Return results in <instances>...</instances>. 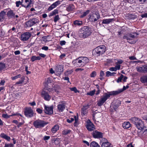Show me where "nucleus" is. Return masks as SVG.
Returning a JSON list of instances; mask_svg holds the SVG:
<instances>
[{
	"mask_svg": "<svg viewBox=\"0 0 147 147\" xmlns=\"http://www.w3.org/2000/svg\"><path fill=\"white\" fill-rule=\"evenodd\" d=\"M126 87L124 86L122 89H120L115 91H112L109 93H104L102 96L97 101V105L99 107L101 106L111 96L118 94L126 90Z\"/></svg>",
	"mask_w": 147,
	"mask_h": 147,
	"instance_id": "1",
	"label": "nucleus"
},
{
	"mask_svg": "<svg viewBox=\"0 0 147 147\" xmlns=\"http://www.w3.org/2000/svg\"><path fill=\"white\" fill-rule=\"evenodd\" d=\"M89 61V60L88 58L80 57L72 61V63L74 66L80 67L85 66Z\"/></svg>",
	"mask_w": 147,
	"mask_h": 147,
	"instance_id": "2",
	"label": "nucleus"
},
{
	"mask_svg": "<svg viewBox=\"0 0 147 147\" xmlns=\"http://www.w3.org/2000/svg\"><path fill=\"white\" fill-rule=\"evenodd\" d=\"M91 33L90 28L87 26H84L81 28L80 30L79 36L80 38L84 39L88 37Z\"/></svg>",
	"mask_w": 147,
	"mask_h": 147,
	"instance_id": "3",
	"label": "nucleus"
},
{
	"mask_svg": "<svg viewBox=\"0 0 147 147\" xmlns=\"http://www.w3.org/2000/svg\"><path fill=\"white\" fill-rule=\"evenodd\" d=\"M132 123L134 124L139 129L141 130L144 127V123L140 119L133 117L131 119Z\"/></svg>",
	"mask_w": 147,
	"mask_h": 147,
	"instance_id": "4",
	"label": "nucleus"
},
{
	"mask_svg": "<svg viewBox=\"0 0 147 147\" xmlns=\"http://www.w3.org/2000/svg\"><path fill=\"white\" fill-rule=\"evenodd\" d=\"M106 49V47L105 45L99 46L93 50L92 54L95 56H99L105 52Z\"/></svg>",
	"mask_w": 147,
	"mask_h": 147,
	"instance_id": "5",
	"label": "nucleus"
},
{
	"mask_svg": "<svg viewBox=\"0 0 147 147\" xmlns=\"http://www.w3.org/2000/svg\"><path fill=\"white\" fill-rule=\"evenodd\" d=\"M138 35L137 33L134 32L132 34H129L126 36H124L123 38L126 39L127 42L129 43L134 44L136 42V40L135 39V38Z\"/></svg>",
	"mask_w": 147,
	"mask_h": 147,
	"instance_id": "6",
	"label": "nucleus"
},
{
	"mask_svg": "<svg viewBox=\"0 0 147 147\" xmlns=\"http://www.w3.org/2000/svg\"><path fill=\"white\" fill-rule=\"evenodd\" d=\"M47 124L44 121L37 120L34 121L33 124L36 128H40L43 127Z\"/></svg>",
	"mask_w": 147,
	"mask_h": 147,
	"instance_id": "7",
	"label": "nucleus"
},
{
	"mask_svg": "<svg viewBox=\"0 0 147 147\" xmlns=\"http://www.w3.org/2000/svg\"><path fill=\"white\" fill-rule=\"evenodd\" d=\"M39 22L38 19L34 18L26 22L25 24L27 27H31L36 24L38 23Z\"/></svg>",
	"mask_w": 147,
	"mask_h": 147,
	"instance_id": "8",
	"label": "nucleus"
},
{
	"mask_svg": "<svg viewBox=\"0 0 147 147\" xmlns=\"http://www.w3.org/2000/svg\"><path fill=\"white\" fill-rule=\"evenodd\" d=\"M92 135L93 138H101V141L103 140L104 141H106L107 140L105 138H102L103 137V134L101 132L98 131L97 130H95L94 131L92 134Z\"/></svg>",
	"mask_w": 147,
	"mask_h": 147,
	"instance_id": "9",
	"label": "nucleus"
},
{
	"mask_svg": "<svg viewBox=\"0 0 147 147\" xmlns=\"http://www.w3.org/2000/svg\"><path fill=\"white\" fill-rule=\"evenodd\" d=\"M44 111L45 113L48 115H51L53 113V106H48L44 105Z\"/></svg>",
	"mask_w": 147,
	"mask_h": 147,
	"instance_id": "10",
	"label": "nucleus"
},
{
	"mask_svg": "<svg viewBox=\"0 0 147 147\" xmlns=\"http://www.w3.org/2000/svg\"><path fill=\"white\" fill-rule=\"evenodd\" d=\"M31 36V34L28 32H24L22 34L21 36V40L23 41H26L28 40Z\"/></svg>",
	"mask_w": 147,
	"mask_h": 147,
	"instance_id": "11",
	"label": "nucleus"
},
{
	"mask_svg": "<svg viewBox=\"0 0 147 147\" xmlns=\"http://www.w3.org/2000/svg\"><path fill=\"white\" fill-rule=\"evenodd\" d=\"M24 113L26 117H32L34 114L33 111L30 108L26 109L25 110Z\"/></svg>",
	"mask_w": 147,
	"mask_h": 147,
	"instance_id": "12",
	"label": "nucleus"
},
{
	"mask_svg": "<svg viewBox=\"0 0 147 147\" xmlns=\"http://www.w3.org/2000/svg\"><path fill=\"white\" fill-rule=\"evenodd\" d=\"M100 18V16L98 13H95L92 14L89 18L90 21L92 22L96 21Z\"/></svg>",
	"mask_w": 147,
	"mask_h": 147,
	"instance_id": "13",
	"label": "nucleus"
},
{
	"mask_svg": "<svg viewBox=\"0 0 147 147\" xmlns=\"http://www.w3.org/2000/svg\"><path fill=\"white\" fill-rule=\"evenodd\" d=\"M86 127L87 129L90 131H94L95 129L94 125L90 121L88 122Z\"/></svg>",
	"mask_w": 147,
	"mask_h": 147,
	"instance_id": "14",
	"label": "nucleus"
},
{
	"mask_svg": "<svg viewBox=\"0 0 147 147\" xmlns=\"http://www.w3.org/2000/svg\"><path fill=\"white\" fill-rule=\"evenodd\" d=\"M42 96L46 100H49L51 98V97L50 95L45 91H43L41 93Z\"/></svg>",
	"mask_w": 147,
	"mask_h": 147,
	"instance_id": "15",
	"label": "nucleus"
},
{
	"mask_svg": "<svg viewBox=\"0 0 147 147\" xmlns=\"http://www.w3.org/2000/svg\"><path fill=\"white\" fill-rule=\"evenodd\" d=\"M65 104L63 102H60L57 106L58 111L59 112H63L65 108Z\"/></svg>",
	"mask_w": 147,
	"mask_h": 147,
	"instance_id": "16",
	"label": "nucleus"
},
{
	"mask_svg": "<svg viewBox=\"0 0 147 147\" xmlns=\"http://www.w3.org/2000/svg\"><path fill=\"white\" fill-rule=\"evenodd\" d=\"M60 4V1H57L53 3L49 7L48 11H51L54 8L56 7L57 6Z\"/></svg>",
	"mask_w": 147,
	"mask_h": 147,
	"instance_id": "17",
	"label": "nucleus"
},
{
	"mask_svg": "<svg viewBox=\"0 0 147 147\" xmlns=\"http://www.w3.org/2000/svg\"><path fill=\"white\" fill-rule=\"evenodd\" d=\"M137 71L139 72L145 73L147 72V66H144L139 67Z\"/></svg>",
	"mask_w": 147,
	"mask_h": 147,
	"instance_id": "18",
	"label": "nucleus"
},
{
	"mask_svg": "<svg viewBox=\"0 0 147 147\" xmlns=\"http://www.w3.org/2000/svg\"><path fill=\"white\" fill-rule=\"evenodd\" d=\"M139 135H142V136L147 135V127H144L141 129Z\"/></svg>",
	"mask_w": 147,
	"mask_h": 147,
	"instance_id": "19",
	"label": "nucleus"
},
{
	"mask_svg": "<svg viewBox=\"0 0 147 147\" xmlns=\"http://www.w3.org/2000/svg\"><path fill=\"white\" fill-rule=\"evenodd\" d=\"M7 9L4 10L3 11H2L0 13V22L3 21L4 19L5 15L6 14Z\"/></svg>",
	"mask_w": 147,
	"mask_h": 147,
	"instance_id": "20",
	"label": "nucleus"
},
{
	"mask_svg": "<svg viewBox=\"0 0 147 147\" xmlns=\"http://www.w3.org/2000/svg\"><path fill=\"white\" fill-rule=\"evenodd\" d=\"M89 107V105H88L84 106L83 107L81 111L82 114L84 115L86 114L88 112L87 109Z\"/></svg>",
	"mask_w": 147,
	"mask_h": 147,
	"instance_id": "21",
	"label": "nucleus"
},
{
	"mask_svg": "<svg viewBox=\"0 0 147 147\" xmlns=\"http://www.w3.org/2000/svg\"><path fill=\"white\" fill-rule=\"evenodd\" d=\"M7 15L9 18H14L15 17V14L14 13L13 11L11 10L7 12Z\"/></svg>",
	"mask_w": 147,
	"mask_h": 147,
	"instance_id": "22",
	"label": "nucleus"
},
{
	"mask_svg": "<svg viewBox=\"0 0 147 147\" xmlns=\"http://www.w3.org/2000/svg\"><path fill=\"white\" fill-rule=\"evenodd\" d=\"M53 91L54 90L57 94L59 93L60 88L59 86L55 85L53 87Z\"/></svg>",
	"mask_w": 147,
	"mask_h": 147,
	"instance_id": "23",
	"label": "nucleus"
},
{
	"mask_svg": "<svg viewBox=\"0 0 147 147\" xmlns=\"http://www.w3.org/2000/svg\"><path fill=\"white\" fill-rule=\"evenodd\" d=\"M0 136L1 138L6 140L8 141H9L10 140V137L5 134L3 133L1 134L0 135Z\"/></svg>",
	"mask_w": 147,
	"mask_h": 147,
	"instance_id": "24",
	"label": "nucleus"
},
{
	"mask_svg": "<svg viewBox=\"0 0 147 147\" xmlns=\"http://www.w3.org/2000/svg\"><path fill=\"white\" fill-rule=\"evenodd\" d=\"M59 126L57 125H56L53 127L51 129V131L53 133H55L59 130Z\"/></svg>",
	"mask_w": 147,
	"mask_h": 147,
	"instance_id": "25",
	"label": "nucleus"
},
{
	"mask_svg": "<svg viewBox=\"0 0 147 147\" xmlns=\"http://www.w3.org/2000/svg\"><path fill=\"white\" fill-rule=\"evenodd\" d=\"M113 20V19H104L102 20V23L108 24Z\"/></svg>",
	"mask_w": 147,
	"mask_h": 147,
	"instance_id": "26",
	"label": "nucleus"
},
{
	"mask_svg": "<svg viewBox=\"0 0 147 147\" xmlns=\"http://www.w3.org/2000/svg\"><path fill=\"white\" fill-rule=\"evenodd\" d=\"M101 147H113L111 144L108 142H102Z\"/></svg>",
	"mask_w": 147,
	"mask_h": 147,
	"instance_id": "27",
	"label": "nucleus"
},
{
	"mask_svg": "<svg viewBox=\"0 0 147 147\" xmlns=\"http://www.w3.org/2000/svg\"><path fill=\"white\" fill-rule=\"evenodd\" d=\"M123 127L125 129H127L131 127V124L129 122H124L122 124Z\"/></svg>",
	"mask_w": 147,
	"mask_h": 147,
	"instance_id": "28",
	"label": "nucleus"
},
{
	"mask_svg": "<svg viewBox=\"0 0 147 147\" xmlns=\"http://www.w3.org/2000/svg\"><path fill=\"white\" fill-rule=\"evenodd\" d=\"M63 68L62 65H58L56 67V71L57 72L61 73L63 71Z\"/></svg>",
	"mask_w": 147,
	"mask_h": 147,
	"instance_id": "29",
	"label": "nucleus"
},
{
	"mask_svg": "<svg viewBox=\"0 0 147 147\" xmlns=\"http://www.w3.org/2000/svg\"><path fill=\"white\" fill-rule=\"evenodd\" d=\"M83 24V22L81 21L76 20L73 22V24L75 26H81Z\"/></svg>",
	"mask_w": 147,
	"mask_h": 147,
	"instance_id": "30",
	"label": "nucleus"
},
{
	"mask_svg": "<svg viewBox=\"0 0 147 147\" xmlns=\"http://www.w3.org/2000/svg\"><path fill=\"white\" fill-rule=\"evenodd\" d=\"M116 102L117 104L115 103L113 106V108L115 111L121 104L119 100H117Z\"/></svg>",
	"mask_w": 147,
	"mask_h": 147,
	"instance_id": "31",
	"label": "nucleus"
},
{
	"mask_svg": "<svg viewBox=\"0 0 147 147\" xmlns=\"http://www.w3.org/2000/svg\"><path fill=\"white\" fill-rule=\"evenodd\" d=\"M75 8L74 6L72 4H71L68 6L67 8V10L68 11H72L74 10Z\"/></svg>",
	"mask_w": 147,
	"mask_h": 147,
	"instance_id": "32",
	"label": "nucleus"
},
{
	"mask_svg": "<svg viewBox=\"0 0 147 147\" xmlns=\"http://www.w3.org/2000/svg\"><path fill=\"white\" fill-rule=\"evenodd\" d=\"M31 0H25V2L26 3L25 5L24 6L27 8H29L31 3Z\"/></svg>",
	"mask_w": 147,
	"mask_h": 147,
	"instance_id": "33",
	"label": "nucleus"
},
{
	"mask_svg": "<svg viewBox=\"0 0 147 147\" xmlns=\"http://www.w3.org/2000/svg\"><path fill=\"white\" fill-rule=\"evenodd\" d=\"M90 146L91 147H100L98 143L94 141L91 142L90 144Z\"/></svg>",
	"mask_w": 147,
	"mask_h": 147,
	"instance_id": "34",
	"label": "nucleus"
},
{
	"mask_svg": "<svg viewBox=\"0 0 147 147\" xmlns=\"http://www.w3.org/2000/svg\"><path fill=\"white\" fill-rule=\"evenodd\" d=\"M106 76L108 77L109 76H114V75L116 74V73L115 72L111 73L109 71H107L106 73Z\"/></svg>",
	"mask_w": 147,
	"mask_h": 147,
	"instance_id": "35",
	"label": "nucleus"
},
{
	"mask_svg": "<svg viewBox=\"0 0 147 147\" xmlns=\"http://www.w3.org/2000/svg\"><path fill=\"white\" fill-rule=\"evenodd\" d=\"M71 131L70 130L65 129L63 131L62 134L64 135H67V134H69L71 132Z\"/></svg>",
	"mask_w": 147,
	"mask_h": 147,
	"instance_id": "36",
	"label": "nucleus"
},
{
	"mask_svg": "<svg viewBox=\"0 0 147 147\" xmlns=\"http://www.w3.org/2000/svg\"><path fill=\"white\" fill-rule=\"evenodd\" d=\"M58 13V9H55L52 12L50 13V16H53Z\"/></svg>",
	"mask_w": 147,
	"mask_h": 147,
	"instance_id": "37",
	"label": "nucleus"
},
{
	"mask_svg": "<svg viewBox=\"0 0 147 147\" xmlns=\"http://www.w3.org/2000/svg\"><path fill=\"white\" fill-rule=\"evenodd\" d=\"M25 79L24 77H22L21 78V80L17 82L16 83V85H18L21 84L23 82L24 80Z\"/></svg>",
	"mask_w": 147,
	"mask_h": 147,
	"instance_id": "38",
	"label": "nucleus"
},
{
	"mask_svg": "<svg viewBox=\"0 0 147 147\" xmlns=\"http://www.w3.org/2000/svg\"><path fill=\"white\" fill-rule=\"evenodd\" d=\"M90 11L89 10H87L86 11L84 12L83 14L81 16V18H83L86 16L90 13Z\"/></svg>",
	"mask_w": 147,
	"mask_h": 147,
	"instance_id": "39",
	"label": "nucleus"
},
{
	"mask_svg": "<svg viewBox=\"0 0 147 147\" xmlns=\"http://www.w3.org/2000/svg\"><path fill=\"white\" fill-rule=\"evenodd\" d=\"M54 143L55 144H59V139L57 138H53Z\"/></svg>",
	"mask_w": 147,
	"mask_h": 147,
	"instance_id": "40",
	"label": "nucleus"
},
{
	"mask_svg": "<svg viewBox=\"0 0 147 147\" xmlns=\"http://www.w3.org/2000/svg\"><path fill=\"white\" fill-rule=\"evenodd\" d=\"M95 91V90H93L90 91L89 92L87 93V95H90L91 96H92L94 94Z\"/></svg>",
	"mask_w": 147,
	"mask_h": 147,
	"instance_id": "41",
	"label": "nucleus"
},
{
	"mask_svg": "<svg viewBox=\"0 0 147 147\" xmlns=\"http://www.w3.org/2000/svg\"><path fill=\"white\" fill-rule=\"evenodd\" d=\"M70 89L71 91H74L75 93H76L77 92H79V91L76 88V87H74L73 88H70Z\"/></svg>",
	"mask_w": 147,
	"mask_h": 147,
	"instance_id": "42",
	"label": "nucleus"
},
{
	"mask_svg": "<svg viewBox=\"0 0 147 147\" xmlns=\"http://www.w3.org/2000/svg\"><path fill=\"white\" fill-rule=\"evenodd\" d=\"M124 77V76L122 74H121V76L120 77H119L117 80V82L118 83H119L121 81L122 79H123V78Z\"/></svg>",
	"mask_w": 147,
	"mask_h": 147,
	"instance_id": "43",
	"label": "nucleus"
},
{
	"mask_svg": "<svg viewBox=\"0 0 147 147\" xmlns=\"http://www.w3.org/2000/svg\"><path fill=\"white\" fill-rule=\"evenodd\" d=\"M21 76L22 75L21 74H19L18 75H17L16 76L12 77H11V78L12 80H15L18 78H21Z\"/></svg>",
	"mask_w": 147,
	"mask_h": 147,
	"instance_id": "44",
	"label": "nucleus"
},
{
	"mask_svg": "<svg viewBox=\"0 0 147 147\" xmlns=\"http://www.w3.org/2000/svg\"><path fill=\"white\" fill-rule=\"evenodd\" d=\"M5 64L2 63H0V71L2 70L3 69L5 68Z\"/></svg>",
	"mask_w": 147,
	"mask_h": 147,
	"instance_id": "45",
	"label": "nucleus"
},
{
	"mask_svg": "<svg viewBox=\"0 0 147 147\" xmlns=\"http://www.w3.org/2000/svg\"><path fill=\"white\" fill-rule=\"evenodd\" d=\"M60 18L59 17V16L58 15H57L56 16L54 17V21L55 22H56Z\"/></svg>",
	"mask_w": 147,
	"mask_h": 147,
	"instance_id": "46",
	"label": "nucleus"
},
{
	"mask_svg": "<svg viewBox=\"0 0 147 147\" xmlns=\"http://www.w3.org/2000/svg\"><path fill=\"white\" fill-rule=\"evenodd\" d=\"M49 37V36H44L42 37V38L44 39V40L46 42L49 41H50V40L48 39V38Z\"/></svg>",
	"mask_w": 147,
	"mask_h": 147,
	"instance_id": "47",
	"label": "nucleus"
},
{
	"mask_svg": "<svg viewBox=\"0 0 147 147\" xmlns=\"http://www.w3.org/2000/svg\"><path fill=\"white\" fill-rule=\"evenodd\" d=\"M96 75V73L95 71H93L90 74V76L92 78L94 77Z\"/></svg>",
	"mask_w": 147,
	"mask_h": 147,
	"instance_id": "48",
	"label": "nucleus"
},
{
	"mask_svg": "<svg viewBox=\"0 0 147 147\" xmlns=\"http://www.w3.org/2000/svg\"><path fill=\"white\" fill-rule=\"evenodd\" d=\"M11 116L10 115L9 116L7 114H3L2 115V117L4 118L7 119L9 118Z\"/></svg>",
	"mask_w": 147,
	"mask_h": 147,
	"instance_id": "49",
	"label": "nucleus"
},
{
	"mask_svg": "<svg viewBox=\"0 0 147 147\" xmlns=\"http://www.w3.org/2000/svg\"><path fill=\"white\" fill-rule=\"evenodd\" d=\"M74 120V118H71L69 119H67V121L68 123H70L73 121Z\"/></svg>",
	"mask_w": 147,
	"mask_h": 147,
	"instance_id": "50",
	"label": "nucleus"
},
{
	"mask_svg": "<svg viewBox=\"0 0 147 147\" xmlns=\"http://www.w3.org/2000/svg\"><path fill=\"white\" fill-rule=\"evenodd\" d=\"M4 147H13V145L12 144H5V146Z\"/></svg>",
	"mask_w": 147,
	"mask_h": 147,
	"instance_id": "51",
	"label": "nucleus"
},
{
	"mask_svg": "<svg viewBox=\"0 0 147 147\" xmlns=\"http://www.w3.org/2000/svg\"><path fill=\"white\" fill-rule=\"evenodd\" d=\"M74 119L75 120V126L76 125H77V123L78 122V117H77L76 116H74Z\"/></svg>",
	"mask_w": 147,
	"mask_h": 147,
	"instance_id": "52",
	"label": "nucleus"
},
{
	"mask_svg": "<svg viewBox=\"0 0 147 147\" xmlns=\"http://www.w3.org/2000/svg\"><path fill=\"white\" fill-rule=\"evenodd\" d=\"M36 111L39 114H41L42 112V110L40 108L37 109H36Z\"/></svg>",
	"mask_w": 147,
	"mask_h": 147,
	"instance_id": "53",
	"label": "nucleus"
},
{
	"mask_svg": "<svg viewBox=\"0 0 147 147\" xmlns=\"http://www.w3.org/2000/svg\"><path fill=\"white\" fill-rule=\"evenodd\" d=\"M50 137L49 136H45L43 137V140H47L49 139Z\"/></svg>",
	"mask_w": 147,
	"mask_h": 147,
	"instance_id": "54",
	"label": "nucleus"
},
{
	"mask_svg": "<svg viewBox=\"0 0 147 147\" xmlns=\"http://www.w3.org/2000/svg\"><path fill=\"white\" fill-rule=\"evenodd\" d=\"M123 62V61L121 60H119L116 63V65L120 64L122 63Z\"/></svg>",
	"mask_w": 147,
	"mask_h": 147,
	"instance_id": "55",
	"label": "nucleus"
},
{
	"mask_svg": "<svg viewBox=\"0 0 147 147\" xmlns=\"http://www.w3.org/2000/svg\"><path fill=\"white\" fill-rule=\"evenodd\" d=\"M31 60L32 61H34L36 60V56H32L31 58Z\"/></svg>",
	"mask_w": 147,
	"mask_h": 147,
	"instance_id": "56",
	"label": "nucleus"
},
{
	"mask_svg": "<svg viewBox=\"0 0 147 147\" xmlns=\"http://www.w3.org/2000/svg\"><path fill=\"white\" fill-rule=\"evenodd\" d=\"M109 70L111 71H116L117 70L115 67H111L110 68Z\"/></svg>",
	"mask_w": 147,
	"mask_h": 147,
	"instance_id": "57",
	"label": "nucleus"
},
{
	"mask_svg": "<svg viewBox=\"0 0 147 147\" xmlns=\"http://www.w3.org/2000/svg\"><path fill=\"white\" fill-rule=\"evenodd\" d=\"M16 6L17 7H19L20 5L21 4V2L20 1H17L16 2Z\"/></svg>",
	"mask_w": 147,
	"mask_h": 147,
	"instance_id": "58",
	"label": "nucleus"
},
{
	"mask_svg": "<svg viewBox=\"0 0 147 147\" xmlns=\"http://www.w3.org/2000/svg\"><path fill=\"white\" fill-rule=\"evenodd\" d=\"M129 59L131 60H134L137 59L134 56L129 57Z\"/></svg>",
	"mask_w": 147,
	"mask_h": 147,
	"instance_id": "59",
	"label": "nucleus"
},
{
	"mask_svg": "<svg viewBox=\"0 0 147 147\" xmlns=\"http://www.w3.org/2000/svg\"><path fill=\"white\" fill-rule=\"evenodd\" d=\"M120 65H116L115 67L116 69V70H119L120 68Z\"/></svg>",
	"mask_w": 147,
	"mask_h": 147,
	"instance_id": "60",
	"label": "nucleus"
},
{
	"mask_svg": "<svg viewBox=\"0 0 147 147\" xmlns=\"http://www.w3.org/2000/svg\"><path fill=\"white\" fill-rule=\"evenodd\" d=\"M66 43V42L65 41L63 40L60 42V44L61 45L63 46V45H65Z\"/></svg>",
	"mask_w": 147,
	"mask_h": 147,
	"instance_id": "61",
	"label": "nucleus"
},
{
	"mask_svg": "<svg viewBox=\"0 0 147 147\" xmlns=\"http://www.w3.org/2000/svg\"><path fill=\"white\" fill-rule=\"evenodd\" d=\"M24 122H20L19 123H18L17 125V126L18 127H21L22 125L24 124Z\"/></svg>",
	"mask_w": 147,
	"mask_h": 147,
	"instance_id": "62",
	"label": "nucleus"
},
{
	"mask_svg": "<svg viewBox=\"0 0 147 147\" xmlns=\"http://www.w3.org/2000/svg\"><path fill=\"white\" fill-rule=\"evenodd\" d=\"M20 51H16L14 52V54L16 55H18L20 54Z\"/></svg>",
	"mask_w": 147,
	"mask_h": 147,
	"instance_id": "63",
	"label": "nucleus"
},
{
	"mask_svg": "<svg viewBox=\"0 0 147 147\" xmlns=\"http://www.w3.org/2000/svg\"><path fill=\"white\" fill-rule=\"evenodd\" d=\"M48 49H49V48H48V47H47V46H43L42 48V49L44 50H45V51L47 50Z\"/></svg>",
	"mask_w": 147,
	"mask_h": 147,
	"instance_id": "64",
	"label": "nucleus"
}]
</instances>
